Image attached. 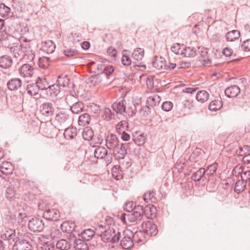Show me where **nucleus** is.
Masks as SVG:
<instances>
[{
  "instance_id": "f257e3e1",
  "label": "nucleus",
  "mask_w": 250,
  "mask_h": 250,
  "mask_svg": "<svg viewBox=\"0 0 250 250\" xmlns=\"http://www.w3.org/2000/svg\"><path fill=\"white\" fill-rule=\"evenodd\" d=\"M56 127L59 130H62L68 126L71 123V119L68 112L61 111L55 116Z\"/></svg>"
},
{
  "instance_id": "f03ea898",
  "label": "nucleus",
  "mask_w": 250,
  "mask_h": 250,
  "mask_svg": "<svg viewBox=\"0 0 250 250\" xmlns=\"http://www.w3.org/2000/svg\"><path fill=\"white\" fill-rule=\"evenodd\" d=\"M44 203L42 201L38 203L39 209L42 210L44 209L43 213V217L47 220L57 221L60 217V213L59 210L56 209H44Z\"/></svg>"
},
{
  "instance_id": "7ed1b4c3",
  "label": "nucleus",
  "mask_w": 250,
  "mask_h": 250,
  "mask_svg": "<svg viewBox=\"0 0 250 250\" xmlns=\"http://www.w3.org/2000/svg\"><path fill=\"white\" fill-rule=\"evenodd\" d=\"M123 238L121 241V246L124 249H130L134 245L133 232L130 229H126L123 232Z\"/></svg>"
},
{
  "instance_id": "20e7f679",
  "label": "nucleus",
  "mask_w": 250,
  "mask_h": 250,
  "mask_svg": "<svg viewBox=\"0 0 250 250\" xmlns=\"http://www.w3.org/2000/svg\"><path fill=\"white\" fill-rule=\"evenodd\" d=\"M143 215L142 210L139 209L137 207L135 210L128 213H124L122 216V219L125 221L127 219L130 222H135L141 221Z\"/></svg>"
},
{
  "instance_id": "39448f33",
  "label": "nucleus",
  "mask_w": 250,
  "mask_h": 250,
  "mask_svg": "<svg viewBox=\"0 0 250 250\" xmlns=\"http://www.w3.org/2000/svg\"><path fill=\"white\" fill-rule=\"evenodd\" d=\"M113 231V228L108 227L106 231H104V233L101 235L102 240L104 242L116 243L118 242L121 237V232L118 231L115 234H114L113 237H111V234Z\"/></svg>"
},
{
  "instance_id": "423d86ee",
  "label": "nucleus",
  "mask_w": 250,
  "mask_h": 250,
  "mask_svg": "<svg viewBox=\"0 0 250 250\" xmlns=\"http://www.w3.org/2000/svg\"><path fill=\"white\" fill-rule=\"evenodd\" d=\"M105 146L109 150H113L120 146L119 140L115 134L108 133L106 135Z\"/></svg>"
},
{
  "instance_id": "0eeeda50",
  "label": "nucleus",
  "mask_w": 250,
  "mask_h": 250,
  "mask_svg": "<svg viewBox=\"0 0 250 250\" xmlns=\"http://www.w3.org/2000/svg\"><path fill=\"white\" fill-rule=\"evenodd\" d=\"M28 225L29 229L33 232H41L44 227L42 220L37 217L33 218L30 220Z\"/></svg>"
},
{
  "instance_id": "6e6552de",
  "label": "nucleus",
  "mask_w": 250,
  "mask_h": 250,
  "mask_svg": "<svg viewBox=\"0 0 250 250\" xmlns=\"http://www.w3.org/2000/svg\"><path fill=\"white\" fill-rule=\"evenodd\" d=\"M131 145V143L121 144L120 146L113 150L115 157L118 159H123L126 154V150L130 149Z\"/></svg>"
},
{
  "instance_id": "1a4fd4ad",
  "label": "nucleus",
  "mask_w": 250,
  "mask_h": 250,
  "mask_svg": "<svg viewBox=\"0 0 250 250\" xmlns=\"http://www.w3.org/2000/svg\"><path fill=\"white\" fill-rule=\"evenodd\" d=\"M41 114L45 117H51L54 113L55 108L51 103L46 102L42 104L40 107Z\"/></svg>"
},
{
  "instance_id": "9d476101",
  "label": "nucleus",
  "mask_w": 250,
  "mask_h": 250,
  "mask_svg": "<svg viewBox=\"0 0 250 250\" xmlns=\"http://www.w3.org/2000/svg\"><path fill=\"white\" fill-rule=\"evenodd\" d=\"M9 51L17 60L21 61L25 56L24 51L21 48V45L13 44L9 48Z\"/></svg>"
},
{
  "instance_id": "9b49d317",
  "label": "nucleus",
  "mask_w": 250,
  "mask_h": 250,
  "mask_svg": "<svg viewBox=\"0 0 250 250\" xmlns=\"http://www.w3.org/2000/svg\"><path fill=\"white\" fill-rule=\"evenodd\" d=\"M20 76L23 78H30L34 73L33 66L28 63L22 64L19 69Z\"/></svg>"
},
{
  "instance_id": "f8f14e48",
  "label": "nucleus",
  "mask_w": 250,
  "mask_h": 250,
  "mask_svg": "<svg viewBox=\"0 0 250 250\" xmlns=\"http://www.w3.org/2000/svg\"><path fill=\"white\" fill-rule=\"evenodd\" d=\"M138 208L142 210L143 214H144L146 217L148 219H153L155 216V213L156 211V208L153 205H147L143 208L142 206H138Z\"/></svg>"
},
{
  "instance_id": "ddd939ff",
  "label": "nucleus",
  "mask_w": 250,
  "mask_h": 250,
  "mask_svg": "<svg viewBox=\"0 0 250 250\" xmlns=\"http://www.w3.org/2000/svg\"><path fill=\"white\" fill-rule=\"evenodd\" d=\"M142 226L144 231L148 235H155L158 232L157 226L151 222H144Z\"/></svg>"
},
{
  "instance_id": "4468645a",
  "label": "nucleus",
  "mask_w": 250,
  "mask_h": 250,
  "mask_svg": "<svg viewBox=\"0 0 250 250\" xmlns=\"http://www.w3.org/2000/svg\"><path fill=\"white\" fill-rule=\"evenodd\" d=\"M152 66L156 69L164 71L167 70V62L162 57H156L154 61L152 62Z\"/></svg>"
},
{
  "instance_id": "2eb2a0df",
  "label": "nucleus",
  "mask_w": 250,
  "mask_h": 250,
  "mask_svg": "<svg viewBox=\"0 0 250 250\" xmlns=\"http://www.w3.org/2000/svg\"><path fill=\"white\" fill-rule=\"evenodd\" d=\"M140 102L137 101H132L128 103L127 106H126L125 112L130 116L134 115L137 111V109L140 107Z\"/></svg>"
},
{
  "instance_id": "dca6fc26",
  "label": "nucleus",
  "mask_w": 250,
  "mask_h": 250,
  "mask_svg": "<svg viewBox=\"0 0 250 250\" xmlns=\"http://www.w3.org/2000/svg\"><path fill=\"white\" fill-rule=\"evenodd\" d=\"M31 245L26 240L17 241L13 246V250H31Z\"/></svg>"
},
{
  "instance_id": "f3484780",
  "label": "nucleus",
  "mask_w": 250,
  "mask_h": 250,
  "mask_svg": "<svg viewBox=\"0 0 250 250\" xmlns=\"http://www.w3.org/2000/svg\"><path fill=\"white\" fill-rule=\"evenodd\" d=\"M22 83V81L20 78H12L7 82V88L9 90L16 91L21 87Z\"/></svg>"
},
{
  "instance_id": "a211bd4d",
  "label": "nucleus",
  "mask_w": 250,
  "mask_h": 250,
  "mask_svg": "<svg viewBox=\"0 0 250 250\" xmlns=\"http://www.w3.org/2000/svg\"><path fill=\"white\" fill-rule=\"evenodd\" d=\"M14 167L11 163L3 162L0 166V176L3 178L2 175H9L12 173Z\"/></svg>"
},
{
  "instance_id": "6ab92c4d",
  "label": "nucleus",
  "mask_w": 250,
  "mask_h": 250,
  "mask_svg": "<svg viewBox=\"0 0 250 250\" xmlns=\"http://www.w3.org/2000/svg\"><path fill=\"white\" fill-rule=\"evenodd\" d=\"M232 174L235 176L240 174L241 178L244 179L246 182L250 180V171L247 170L243 172L242 169L240 167H236L232 170Z\"/></svg>"
},
{
  "instance_id": "aec40b11",
  "label": "nucleus",
  "mask_w": 250,
  "mask_h": 250,
  "mask_svg": "<svg viewBox=\"0 0 250 250\" xmlns=\"http://www.w3.org/2000/svg\"><path fill=\"white\" fill-rule=\"evenodd\" d=\"M191 180L194 181H204L208 178L206 174L205 169L203 167L199 168L197 171L194 173L191 176Z\"/></svg>"
},
{
  "instance_id": "412c9836",
  "label": "nucleus",
  "mask_w": 250,
  "mask_h": 250,
  "mask_svg": "<svg viewBox=\"0 0 250 250\" xmlns=\"http://www.w3.org/2000/svg\"><path fill=\"white\" fill-rule=\"evenodd\" d=\"M240 92L239 87L233 85L227 88L225 90V95L229 98L236 97Z\"/></svg>"
},
{
  "instance_id": "4be33fe9",
  "label": "nucleus",
  "mask_w": 250,
  "mask_h": 250,
  "mask_svg": "<svg viewBox=\"0 0 250 250\" xmlns=\"http://www.w3.org/2000/svg\"><path fill=\"white\" fill-rule=\"evenodd\" d=\"M125 101L123 100L119 102L114 103L112 105V107L116 113L123 114L126 111V105L125 104Z\"/></svg>"
},
{
  "instance_id": "5701e85b",
  "label": "nucleus",
  "mask_w": 250,
  "mask_h": 250,
  "mask_svg": "<svg viewBox=\"0 0 250 250\" xmlns=\"http://www.w3.org/2000/svg\"><path fill=\"white\" fill-rule=\"evenodd\" d=\"M13 63V60L11 57L8 55H3L0 57V67L3 69H8L11 67Z\"/></svg>"
},
{
  "instance_id": "b1692460",
  "label": "nucleus",
  "mask_w": 250,
  "mask_h": 250,
  "mask_svg": "<svg viewBox=\"0 0 250 250\" xmlns=\"http://www.w3.org/2000/svg\"><path fill=\"white\" fill-rule=\"evenodd\" d=\"M75 224L71 221H66L63 222L61 225V229L63 232L71 233L75 229Z\"/></svg>"
},
{
  "instance_id": "393cba45",
  "label": "nucleus",
  "mask_w": 250,
  "mask_h": 250,
  "mask_svg": "<svg viewBox=\"0 0 250 250\" xmlns=\"http://www.w3.org/2000/svg\"><path fill=\"white\" fill-rule=\"evenodd\" d=\"M55 48V44L50 40L44 42L42 46V50L48 54L53 53Z\"/></svg>"
},
{
  "instance_id": "a878e982",
  "label": "nucleus",
  "mask_w": 250,
  "mask_h": 250,
  "mask_svg": "<svg viewBox=\"0 0 250 250\" xmlns=\"http://www.w3.org/2000/svg\"><path fill=\"white\" fill-rule=\"evenodd\" d=\"M77 135V129L76 127H67L65 129L63 135L67 140H72L75 138Z\"/></svg>"
},
{
  "instance_id": "bb28decb",
  "label": "nucleus",
  "mask_w": 250,
  "mask_h": 250,
  "mask_svg": "<svg viewBox=\"0 0 250 250\" xmlns=\"http://www.w3.org/2000/svg\"><path fill=\"white\" fill-rule=\"evenodd\" d=\"M94 153L95 158L102 159L107 155V150L105 147L100 146L95 149Z\"/></svg>"
},
{
  "instance_id": "cd10ccee",
  "label": "nucleus",
  "mask_w": 250,
  "mask_h": 250,
  "mask_svg": "<svg viewBox=\"0 0 250 250\" xmlns=\"http://www.w3.org/2000/svg\"><path fill=\"white\" fill-rule=\"evenodd\" d=\"M161 100V97L156 94L152 96L149 97L146 100V104L149 105L151 107H153L158 105Z\"/></svg>"
},
{
  "instance_id": "c85d7f7f",
  "label": "nucleus",
  "mask_w": 250,
  "mask_h": 250,
  "mask_svg": "<svg viewBox=\"0 0 250 250\" xmlns=\"http://www.w3.org/2000/svg\"><path fill=\"white\" fill-rule=\"evenodd\" d=\"M240 36V32L237 30H233L228 32L226 35V40L228 42H233L239 39Z\"/></svg>"
},
{
  "instance_id": "c756f323",
  "label": "nucleus",
  "mask_w": 250,
  "mask_h": 250,
  "mask_svg": "<svg viewBox=\"0 0 250 250\" xmlns=\"http://www.w3.org/2000/svg\"><path fill=\"white\" fill-rule=\"evenodd\" d=\"M26 91L27 93L31 96L36 95L39 91L36 82L28 84L26 87Z\"/></svg>"
},
{
  "instance_id": "7c9ffc66",
  "label": "nucleus",
  "mask_w": 250,
  "mask_h": 250,
  "mask_svg": "<svg viewBox=\"0 0 250 250\" xmlns=\"http://www.w3.org/2000/svg\"><path fill=\"white\" fill-rule=\"evenodd\" d=\"M95 234L94 230L91 229H86L81 233L80 236L85 241H89L92 239Z\"/></svg>"
},
{
  "instance_id": "2f4dec72",
  "label": "nucleus",
  "mask_w": 250,
  "mask_h": 250,
  "mask_svg": "<svg viewBox=\"0 0 250 250\" xmlns=\"http://www.w3.org/2000/svg\"><path fill=\"white\" fill-rule=\"evenodd\" d=\"M60 92V87L57 84H53L51 85H49L46 93L49 96H56Z\"/></svg>"
},
{
  "instance_id": "473e14b6",
  "label": "nucleus",
  "mask_w": 250,
  "mask_h": 250,
  "mask_svg": "<svg viewBox=\"0 0 250 250\" xmlns=\"http://www.w3.org/2000/svg\"><path fill=\"white\" fill-rule=\"evenodd\" d=\"M199 61L204 66H208L211 64V60L208 58L206 49L202 51L199 58Z\"/></svg>"
},
{
  "instance_id": "72a5a7b5",
  "label": "nucleus",
  "mask_w": 250,
  "mask_h": 250,
  "mask_svg": "<svg viewBox=\"0 0 250 250\" xmlns=\"http://www.w3.org/2000/svg\"><path fill=\"white\" fill-rule=\"evenodd\" d=\"M209 94L205 90L198 91L196 94V99L197 101L203 103L208 100Z\"/></svg>"
},
{
  "instance_id": "f704fd0d",
  "label": "nucleus",
  "mask_w": 250,
  "mask_h": 250,
  "mask_svg": "<svg viewBox=\"0 0 250 250\" xmlns=\"http://www.w3.org/2000/svg\"><path fill=\"white\" fill-rule=\"evenodd\" d=\"M183 47V54L186 57H194L196 55V50L194 47H186L182 45Z\"/></svg>"
},
{
  "instance_id": "c9c22d12",
  "label": "nucleus",
  "mask_w": 250,
  "mask_h": 250,
  "mask_svg": "<svg viewBox=\"0 0 250 250\" xmlns=\"http://www.w3.org/2000/svg\"><path fill=\"white\" fill-rule=\"evenodd\" d=\"M39 90L47 91L49 87V83L45 78H38L36 81Z\"/></svg>"
},
{
  "instance_id": "e433bc0d",
  "label": "nucleus",
  "mask_w": 250,
  "mask_h": 250,
  "mask_svg": "<svg viewBox=\"0 0 250 250\" xmlns=\"http://www.w3.org/2000/svg\"><path fill=\"white\" fill-rule=\"evenodd\" d=\"M84 105L81 102H76L70 106V110L72 113L78 114L83 110Z\"/></svg>"
},
{
  "instance_id": "4c0bfd02",
  "label": "nucleus",
  "mask_w": 250,
  "mask_h": 250,
  "mask_svg": "<svg viewBox=\"0 0 250 250\" xmlns=\"http://www.w3.org/2000/svg\"><path fill=\"white\" fill-rule=\"evenodd\" d=\"M246 182L244 179L238 180L235 184L234 190L235 192L239 193L243 192L246 187Z\"/></svg>"
},
{
  "instance_id": "58836bf2",
  "label": "nucleus",
  "mask_w": 250,
  "mask_h": 250,
  "mask_svg": "<svg viewBox=\"0 0 250 250\" xmlns=\"http://www.w3.org/2000/svg\"><path fill=\"white\" fill-rule=\"evenodd\" d=\"M74 245L76 250H88V249L87 244L81 239H76Z\"/></svg>"
},
{
  "instance_id": "ea45409f",
  "label": "nucleus",
  "mask_w": 250,
  "mask_h": 250,
  "mask_svg": "<svg viewBox=\"0 0 250 250\" xmlns=\"http://www.w3.org/2000/svg\"><path fill=\"white\" fill-rule=\"evenodd\" d=\"M57 84L59 86V87H65L68 85L70 83V80L66 76H60L58 78L57 80Z\"/></svg>"
},
{
  "instance_id": "a19ab883",
  "label": "nucleus",
  "mask_w": 250,
  "mask_h": 250,
  "mask_svg": "<svg viewBox=\"0 0 250 250\" xmlns=\"http://www.w3.org/2000/svg\"><path fill=\"white\" fill-rule=\"evenodd\" d=\"M50 57L48 56H43L39 59L38 64L40 68L46 69L48 68L51 62Z\"/></svg>"
},
{
  "instance_id": "79ce46f5",
  "label": "nucleus",
  "mask_w": 250,
  "mask_h": 250,
  "mask_svg": "<svg viewBox=\"0 0 250 250\" xmlns=\"http://www.w3.org/2000/svg\"><path fill=\"white\" fill-rule=\"evenodd\" d=\"M90 116L88 114L83 113L79 117L78 123L79 125L85 126L89 124L90 121Z\"/></svg>"
},
{
  "instance_id": "37998d69",
  "label": "nucleus",
  "mask_w": 250,
  "mask_h": 250,
  "mask_svg": "<svg viewBox=\"0 0 250 250\" xmlns=\"http://www.w3.org/2000/svg\"><path fill=\"white\" fill-rule=\"evenodd\" d=\"M56 248L60 250H68L70 247V243L65 239H61L57 241Z\"/></svg>"
},
{
  "instance_id": "c03bdc74",
  "label": "nucleus",
  "mask_w": 250,
  "mask_h": 250,
  "mask_svg": "<svg viewBox=\"0 0 250 250\" xmlns=\"http://www.w3.org/2000/svg\"><path fill=\"white\" fill-rule=\"evenodd\" d=\"M10 8L6 6L4 3L0 4V16L2 18H6L10 16Z\"/></svg>"
},
{
  "instance_id": "a18cd8bd",
  "label": "nucleus",
  "mask_w": 250,
  "mask_h": 250,
  "mask_svg": "<svg viewBox=\"0 0 250 250\" xmlns=\"http://www.w3.org/2000/svg\"><path fill=\"white\" fill-rule=\"evenodd\" d=\"M223 104L220 100H214L209 104L208 109L212 111H216L221 109Z\"/></svg>"
},
{
  "instance_id": "49530a36",
  "label": "nucleus",
  "mask_w": 250,
  "mask_h": 250,
  "mask_svg": "<svg viewBox=\"0 0 250 250\" xmlns=\"http://www.w3.org/2000/svg\"><path fill=\"white\" fill-rule=\"evenodd\" d=\"M94 136L93 131L91 128L85 127L83 129L82 136L84 140L90 141Z\"/></svg>"
},
{
  "instance_id": "de8ad7c7",
  "label": "nucleus",
  "mask_w": 250,
  "mask_h": 250,
  "mask_svg": "<svg viewBox=\"0 0 250 250\" xmlns=\"http://www.w3.org/2000/svg\"><path fill=\"white\" fill-rule=\"evenodd\" d=\"M133 239L134 242L140 243L143 242L145 240V235L144 231H137L134 233H133Z\"/></svg>"
},
{
  "instance_id": "09e8293b",
  "label": "nucleus",
  "mask_w": 250,
  "mask_h": 250,
  "mask_svg": "<svg viewBox=\"0 0 250 250\" xmlns=\"http://www.w3.org/2000/svg\"><path fill=\"white\" fill-rule=\"evenodd\" d=\"M144 56V49L141 48H137L132 53V57L137 61L142 60Z\"/></svg>"
},
{
  "instance_id": "8fccbe9b",
  "label": "nucleus",
  "mask_w": 250,
  "mask_h": 250,
  "mask_svg": "<svg viewBox=\"0 0 250 250\" xmlns=\"http://www.w3.org/2000/svg\"><path fill=\"white\" fill-rule=\"evenodd\" d=\"M121 168L119 165L114 166L112 168V175L117 180H119L123 177L122 171L120 169Z\"/></svg>"
},
{
  "instance_id": "3c124183",
  "label": "nucleus",
  "mask_w": 250,
  "mask_h": 250,
  "mask_svg": "<svg viewBox=\"0 0 250 250\" xmlns=\"http://www.w3.org/2000/svg\"><path fill=\"white\" fill-rule=\"evenodd\" d=\"M218 167V164L216 163H213L208 166V169H205L206 174L208 177L209 178V175H213L216 171Z\"/></svg>"
},
{
  "instance_id": "603ef678",
  "label": "nucleus",
  "mask_w": 250,
  "mask_h": 250,
  "mask_svg": "<svg viewBox=\"0 0 250 250\" xmlns=\"http://www.w3.org/2000/svg\"><path fill=\"white\" fill-rule=\"evenodd\" d=\"M16 192L14 188L12 187H8L6 190L5 197L9 201L12 200L15 197Z\"/></svg>"
},
{
  "instance_id": "864d4df0",
  "label": "nucleus",
  "mask_w": 250,
  "mask_h": 250,
  "mask_svg": "<svg viewBox=\"0 0 250 250\" xmlns=\"http://www.w3.org/2000/svg\"><path fill=\"white\" fill-rule=\"evenodd\" d=\"M103 113V117L106 121H109L114 118V113H112L111 109L109 108H104Z\"/></svg>"
},
{
  "instance_id": "5fc2aeb1",
  "label": "nucleus",
  "mask_w": 250,
  "mask_h": 250,
  "mask_svg": "<svg viewBox=\"0 0 250 250\" xmlns=\"http://www.w3.org/2000/svg\"><path fill=\"white\" fill-rule=\"evenodd\" d=\"M171 50L173 53L177 55H182L183 53V47L178 43L173 44L171 47Z\"/></svg>"
},
{
  "instance_id": "6e6d98bb",
  "label": "nucleus",
  "mask_w": 250,
  "mask_h": 250,
  "mask_svg": "<svg viewBox=\"0 0 250 250\" xmlns=\"http://www.w3.org/2000/svg\"><path fill=\"white\" fill-rule=\"evenodd\" d=\"M15 236L12 229L6 230L1 234V237L3 239L11 240Z\"/></svg>"
},
{
  "instance_id": "4d7b16f0",
  "label": "nucleus",
  "mask_w": 250,
  "mask_h": 250,
  "mask_svg": "<svg viewBox=\"0 0 250 250\" xmlns=\"http://www.w3.org/2000/svg\"><path fill=\"white\" fill-rule=\"evenodd\" d=\"M128 127V124L126 121H122L116 125V129L120 133L125 131Z\"/></svg>"
},
{
  "instance_id": "13d9d810",
  "label": "nucleus",
  "mask_w": 250,
  "mask_h": 250,
  "mask_svg": "<svg viewBox=\"0 0 250 250\" xmlns=\"http://www.w3.org/2000/svg\"><path fill=\"white\" fill-rule=\"evenodd\" d=\"M127 51L124 50L121 59L122 64L125 66H129L131 64V60L129 57L125 54Z\"/></svg>"
},
{
  "instance_id": "bf43d9fd",
  "label": "nucleus",
  "mask_w": 250,
  "mask_h": 250,
  "mask_svg": "<svg viewBox=\"0 0 250 250\" xmlns=\"http://www.w3.org/2000/svg\"><path fill=\"white\" fill-rule=\"evenodd\" d=\"M25 56L24 58L29 62H32L35 58V54L33 51L30 49H26L24 51Z\"/></svg>"
},
{
  "instance_id": "052dcab7",
  "label": "nucleus",
  "mask_w": 250,
  "mask_h": 250,
  "mask_svg": "<svg viewBox=\"0 0 250 250\" xmlns=\"http://www.w3.org/2000/svg\"><path fill=\"white\" fill-rule=\"evenodd\" d=\"M101 82V79L98 75H94L90 77L88 79V83H90L93 86L99 84Z\"/></svg>"
},
{
  "instance_id": "680f3d73",
  "label": "nucleus",
  "mask_w": 250,
  "mask_h": 250,
  "mask_svg": "<svg viewBox=\"0 0 250 250\" xmlns=\"http://www.w3.org/2000/svg\"><path fill=\"white\" fill-rule=\"evenodd\" d=\"M146 136L144 133H141L133 139L135 144L138 146L142 145L145 143Z\"/></svg>"
},
{
  "instance_id": "e2e57ef3",
  "label": "nucleus",
  "mask_w": 250,
  "mask_h": 250,
  "mask_svg": "<svg viewBox=\"0 0 250 250\" xmlns=\"http://www.w3.org/2000/svg\"><path fill=\"white\" fill-rule=\"evenodd\" d=\"M173 106V104L171 102L166 101L162 104L161 107L164 111L168 112L172 109Z\"/></svg>"
},
{
  "instance_id": "0e129e2a",
  "label": "nucleus",
  "mask_w": 250,
  "mask_h": 250,
  "mask_svg": "<svg viewBox=\"0 0 250 250\" xmlns=\"http://www.w3.org/2000/svg\"><path fill=\"white\" fill-rule=\"evenodd\" d=\"M42 250H54V244L51 241H48L43 244L41 246Z\"/></svg>"
},
{
  "instance_id": "69168bd1",
  "label": "nucleus",
  "mask_w": 250,
  "mask_h": 250,
  "mask_svg": "<svg viewBox=\"0 0 250 250\" xmlns=\"http://www.w3.org/2000/svg\"><path fill=\"white\" fill-rule=\"evenodd\" d=\"M64 55L68 57L74 56L78 54V51L75 49L69 48L63 51Z\"/></svg>"
},
{
  "instance_id": "338daca9",
  "label": "nucleus",
  "mask_w": 250,
  "mask_h": 250,
  "mask_svg": "<svg viewBox=\"0 0 250 250\" xmlns=\"http://www.w3.org/2000/svg\"><path fill=\"white\" fill-rule=\"evenodd\" d=\"M154 193L153 191H149L148 193H146L143 195L144 200L146 203H149L152 199V198L154 196Z\"/></svg>"
},
{
  "instance_id": "774afa93",
  "label": "nucleus",
  "mask_w": 250,
  "mask_h": 250,
  "mask_svg": "<svg viewBox=\"0 0 250 250\" xmlns=\"http://www.w3.org/2000/svg\"><path fill=\"white\" fill-rule=\"evenodd\" d=\"M241 49L244 52L250 51V39L244 41L241 44Z\"/></svg>"
}]
</instances>
